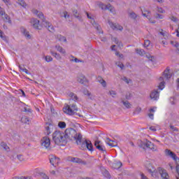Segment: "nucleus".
<instances>
[{
	"instance_id": "obj_3",
	"label": "nucleus",
	"mask_w": 179,
	"mask_h": 179,
	"mask_svg": "<svg viewBox=\"0 0 179 179\" xmlns=\"http://www.w3.org/2000/svg\"><path fill=\"white\" fill-rule=\"evenodd\" d=\"M52 140L56 145H59V146L67 143L65 134L59 131H56L52 134Z\"/></svg>"
},
{
	"instance_id": "obj_58",
	"label": "nucleus",
	"mask_w": 179,
	"mask_h": 179,
	"mask_svg": "<svg viewBox=\"0 0 179 179\" xmlns=\"http://www.w3.org/2000/svg\"><path fill=\"white\" fill-rule=\"evenodd\" d=\"M64 15L65 19H66L67 17H69V15H68V12L65 11V12L64 13Z\"/></svg>"
},
{
	"instance_id": "obj_10",
	"label": "nucleus",
	"mask_w": 179,
	"mask_h": 179,
	"mask_svg": "<svg viewBox=\"0 0 179 179\" xmlns=\"http://www.w3.org/2000/svg\"><path fill=\"white\" fill-rule=\"evenodd\" d=\"M141 11L143 13V16H144L145 17H147L149 20L150 23H152V24L156 23L155 20H153L150 18V12L149 10H146V9H145V8L143 7L141 8Z\"/></svg>"
},
{
	"instance_id": "obj_24",
	"label": "nucleus",
	"mask_w": 179,
	"mask_h": 179,
	"mask_svg": "<svg viewBox=\"0 0 179 179\" xmlns=\"http://www.w3.org/2000/svg\"><path fill=\"white\" fill-rule=\"evenodd\" d=\"M20 31L22 33V34H24V36H25V37L27 38H28L29 40H30V38H31V36L29 34V31H26V29L24 28L21 27Z\"/></svg>"
},
{
	"instance_id": "obj_50",
	"label": "nucleus",
	"mask_w": 179,
	"mask_h": 179,
	"mask_svg": "<svg viewBox=\"0 0 179 179\" xmlns=\"http://www.w3.org/2000/svg\"><path fill=\"white\" fill-rule=\"evenodd\" d=\"M115 55H117V57H119V58H124V55H120L118 52H115Z\"/></svg>"
},
{
	"instance_id": "obj_13",
	"label": "nucleus",
	"mask_w": 179,
	"mask_h": 179,
	"mask_svg": "<svg viewBox=\"0 0 179 179\" xmlns=\"http://www.w3.org/2000/svg\"><path fill=\"white\" fill-rule=\"evenodd\" d=\"M158 171L162 179H170V176H169V173H167V171H166V169L159 167L158 168Z\"/></svg>"
},
{
	"instance_id": "obj_63",
	"label": "nucleus",
	"mask_w": 179,
	"mask_h": 179,
	"mask_svg": "<svg viewBox=\"0 0 179 179\" xmlns=\"http://www.w3.org/2000/svg\"><path fill=\"white\" fill-rule=\"evenodd\" d=\"M170 128H171L173 131H178V129H176V127H174V126H170Z\"/></svg>"
},
{
	"instance_id": "obj_14",
	"label": "nucleus",
	"mask_w": 179,
	"mask_h": 179,
	"mask_svg": "<svg viewBox=\"0 0 179 179\" xmlns=\"http://www.w3.org/2000/svg\"><path fill=\"white\" fill-rule=\"evenodd\" d=\"M31 24H32L33 27L37 30L40 29V27H41V25H40V21L35 18H33L31 20Z\"/></svg>"
},
{
	"instance_id": "obj_7",
	"label": "nucleus",
	"mask_w": 179,
	"mask_h": 179,
	"mask_svg": "<svg viewBox=\"0 0 179 179\" xmlns=\"http://www.w3.org/2000/svg\"><path fill=\"white\" fill-rule=\"evenodd\" d=\"M145 167H146L148 171H149V173H150L152 177H154L155 178H156L157 177V176H158L157 171H156V169H155V167H153L152 164L148 162L145 165Z\"/></svg>"
},
{
	"instance_id": "obj_11",
	"label": "nucleus",
	"mask_w": 179,
	"mask_h": 179,
	"mask_svg": "<svg viewBox=\"0 0 179 179\" xmlns=\"http://www.w3.org/2000/svg\"><path fill=\"white\" fill-rule=\"evenodd\" d=\"M0 15L2 16L3 20L8 23H12V21L10 20V17H9V15L8 14L5 13V10L3 8L0 7Z\"/></svg>"
},
{
	"instance_id": "obj_64",
	"label": "nucleus",
	"mask_w": 179,
	"mask_h": 179,
	"mask_svg": "<svg viewBox=\"0 0 179 179\" xmlns=\"http://www.w3.org/2000/svg\"><path fill=\"white\" fill-rule=\"evenodd\" d=\"M177 87H179V78L177 79Z\"/></svg>"
},
{
	"instance_id": "obj_23",
	"label": "nucleus",
	"mask_w": 179,
	"mask_h": 179,
	"mask_svg": "<svg viewBox=\"0 0 179 179\" xmlns=\"http://www.w3.org/2000/svg\"><path fill=\"white\" fill-rule=\"evenodd\" d=\"M94 146H96V149H98V150H101V152H104V150H106V148H104V146L100 145L99 141H95Z\"/></svg>"
},
{
	"instance_id": "obj_8",
	"label": "nucleus",
	"mask_w": 179,
	"mask_h": 179,
	"mask_svg": "<svg viewBox=\"0 0 179 179\" xmlns=\"http://www.w3.org/2000/svg\"><path fill=\"white\" fill-rule=\"evenodd\" d=\"M41 145L43 148H45V149H50L51 146V140L48 137H43L41 139Z\"/></svg>"
},
{
	"instance_id": "obj_1",
	"label": "nucleus",
	"mask_w": 179,
	"mask_h": 179,
	"mask_svg": "<svg viewBox=\"0 0 179 179\" xmlns=\"http://www.w3.org/2000/svg\"><path fill=\"white\" fill-rule=\"evenodd\" d=\"M64 136L66 138V142L68 139H75L77 145H80L82 143V134L80 133L76 132V130L72 128L66 129L64 131Z\"/></svg>"
},
{
	"instance_id": "obj_34",
	"label": "nucleus",
	"mask_w": 179,
	"mask_h": 179,
	"mask_svg": "<svg viewBox=\"0 0 179 179\" xmlns=\"http://www.w3.org/2000/svg\"><path fill=\"white\" fill-rule=\"evenodd\" d=\"M51 55L56 58V59H61V55L59 54H57V52H51Z\"/></svg>"
},
{
	"instance_id": "obj_60",
	"label": "nucleus",
	"mask_w": 179,
	"mask_h": 179,
	"mask_svg": "<svg viewBox=\"0 0 179 179\" xmlns=\"http://www.w3.org/2000/svg\"><path fill=\"white\" fill-rule=\"evenodd\" d=\"M148 117H149V118H150L151 120H153L154 115H153L152 113H150V114H148Z\"/></svg>"
},
{
	"instance_id": "obj_28",
	"label": "nucleus",
	"mask_w": 179,
	"mask_h": 179,
	"mask_svg": "<svg viewBox=\"0 0 179 179\" xmlns=\"http://www.w3.org/2000/svg\"><path fill=\"white\" fill-rule=\"evenodd\" d=\"M112 40L113 41H114V43H115V44H117V47L118 48H121V47H122V43L121 42H119L117 38H113Z\"/></svg>"
},
{
	"instance_id": "obj_6",
	"label": "nucleus",
	"mask_w": 179,
	"mask_h": 179,
	"mask_svg": "<svg viewBox=\"0 0 179 179\" xmlns=\"http://www.w3.org/2000/svg\"><path fill=\"white\" fill-rule=\"evenodd\" d=\"M165 155L166 156H169L170 157H171V159H173V160H174V162H176V173L178 175V177L176 178V179H179V158L178 157H177V155H176V153L173 152V151L170 150H165Z\"/></svg>"
},
{
	"instance_id": "obj_38",
	"label": "nucleus",
	"mask_w": 179,
	"mask_h": 179,
	"mask_svg": "<svg viewBox=\"0 0 179 179\" xmlns=\"http://www.w3.org/2000/svg\"><path fill=\"white\" fill-rule=\"evenodd\" d=\"M18 3H19L21 6H23V8H26V6H27L26 3H25L24 1H23V0H19V1H18Z\"/></svg>"
},
{
	"instance_id": "obj_19",
	"label": "nucleus",
	"mask_w": 179,
	"mask_h": 179,
	"mask_svg": "<svg viewBox=\"0 0 179 179\" xmlns=\"http://www.w3.org/2000/svg\"><path fill=\"white\" fill-rule=\"evenodd\" d=\"M105 142L108 146H110V148H115V146H117V142L110 139V138H106Z\"/></svg>"
},
{
	"instance_id": "obj_39",
	"label": "nucleus",
	"mask_w": 179,
	"mask_h": 179,
	"mask_svg": "<svg viewBox=\"0 0 179 179\" xmlns=\"http://www.w3.org/2000/svg\"><path fill=\"white\" fill-rule=\"evenodd\" d=\"M149 45H150V41H149V40L145 41V42H144V47L145 48H148V47Z\"/></svg>"
},
{
	"instance_id": "obj_41",
	"label": "nucleus",
	"mask_w": 179,
	"mask_h": 179,
	"mask_svg": "<svg viewBox=\"0 0 179 179\" xmlns=\"http://www.w3.org/2000/svg\"><path fill=\"white\" fill-rule=\"evenodd\" d=\"M20 69H21V71H22V72H24V73H27V75H29V70H27V69H23L22 68V66H19Z\"/></svg>"
},
{
	"instance_id": "obj_26",
	"label": "nucleus",
	"mask_w": 179,
	"mask_h": 179,
	"mask_svg": "<svg viewBox=\"0 0 179 179\" xmlns=\"http://www.w3.org/2000/svg\"><path fill=\"white\" fill-rule=\"evenodd\" d=\"M97 80H98V82H99V83H101L102 85V86L103 87H106V86L107 85L106 80H104L101 77L99 76L97 78Z\"/></svg>"
},
{
	"instance_id": "obj_42",
	"label": "nucleus",
	"mask_w": 179,
	"mask_h": 179,
	"mask_svg": "<svg viewBox=\"0 0 179 179\" xmlns=\"http://www.w3.org/2000/svg\"><path fill=\"white\" fill-rule=\"evenodd\" d=\"M45 134L46 135H50V134H51V130L50 129V127H45Z\"/></svg>"
},
{
	"instance_id": "obj_40",
	"label": "nucleus",
	"mask_w": 179,
	"mask_h": 179,
	"mask_svg": "<svg viewBox=\"0 0 179 179\" xmlns=\"http://www.w3.org/2000/svg\"><path fill=\"white\" fill-rule=\"evenodd\" d=\"M45 59L46 62H51V61H52V57L51 56H46Z\"/></svg>"
},
{
	"instance_id": "obj_43",
	"label": "nucleus",
	"mask_w": 179,
	"mask_h": 179,
	"mask_svg": "<svg viewBox=\"0 0 179 179\" xmlns=\"http://www.w3.org/2000/svg\"><path fill=\"white\" fill-rule=\"evenodd\" d=\"M129 17L131 19H136V17H137L136 14H135V13H129Z\"/></svg>"
},
{
	"instance_id": "obj_56",
	"label": "nucleus",
	"mask_w": 179,
	"mask_h": 179,
	"mask_svg": "<svg viewBox=\"0 0 179 179\" xmlns=\"http://www.w3.org/2000/svg\"><path fill=\"white\" fill-rule=\"evenodd\" d=\"M17 159H18V160H20V162H22V160H23V157H22V155H18Z\"/></svg>"
},
{
	"instance_id": "obj_36",
	"label": "nucleus",
	"mask_w": 179,
	"mask_h": 179,
	"mask_svg": "<svg viewBox=\"0 0 179 179\" xmlns=\"http://www.w3.org/2000/svg\"><path fill=\"white\" fill-rule=\"evenodd\" d=\"M136 52H137L138 55H145V50L142 49H136Z\"/></svg>"
},
{
	"instance_id": "obj_15",
	"label": "nucleus",
	"mask_w": 179,
	"mask_h": 179,
	"mask_svg": "<svg viewBox=\"0 0 179 179\" xmlns=\"http://www.w3.org/2000/svg\"><path fill=\"white\" fill-rule=\"evenodd\" d=\"M50 162L52 166H57V164H59L60 160H59V158H57L55 156L51 155L50 157Z\"/></svg>"
},
{
	"instance_id": "obj_49",
	"label": "nucleus",
	"mask_w": 179,
	"mask_h": 179,
	"mask_svg": "<svg viewBox=\"0 0 179 179\" xmlns=\"http://www.w3.org/2000/svg\"><path fill=\"white\" fill-rule=\"evenodd\" d=\"M160 34H162V36H166V31H164L163 29H160V31H159Z\"/></svg>"
},
{
	"instance_id": "obj_4",
	"label": "nucleus",
	"mask_w": 179,
	"mask_h": 179,
	"mask_svg": "<svg viewBox=\"0 0 179 179\" xmlns=\"http://www.w3.org/2000/svg\"><path fill=\"white\" fill-rule=\"evenodd\" d=\"M163 76L164 77H160L159 78V80L160 82L158 87L160 90H163L164 88L165 87V85H166V83L164 82V80L166 79V80H169V79H170L171 78V76H173V75H171L170 73V69L169 67H167L164 73H163Z\"/></svg>"
},
{
	"instance_id": "obj_22",
	"label": "nucleus",
	"mask_w": 179,
	"mask_h": 179,
	"mask_svg": "<svg viewBox=\"0 0 179 179\" xmlns=\"http://www.w3.org/2000/svg\"><path fill=\"white\" fill-rule=\"evenodd\" d=\"M112 167L115 170H118V169H121V167H122V162L120 161H116L112 164Z\"/></svg>"
},
{
	"instance_id": "obj_16",
	"label": "nucleus",
	"mask_w": 179,
	"mask_h": 179,
	"mask_svg": "<svg viewBox=\"0 0 179 179\" xmlns=\"http://www.w3.org/2000/svg\"><path fill=\"white\" fill-rule=\"evenodd\" d=\"M82 146H86L88 150L92 151L93 150V145L90 141H85L82 143Z\"/></svg>"
},
{
	"instance_id": "obj_27",
	"label": "nucleus",
	"mask_w": 179,
	"mask_h": 179,
	"mask_svg": "<svg viewBox=\"0 0 179 179\" xmlns=\"http://www.w3.org/2000/svg\"><path fill=\"white\" fill-rule=\"evenodd\" d=\"M1 148H3V149H4L6 152H9L10 150V148H9V146H8V144H6V143L2 142L1 143Z\"/></svg>"
},
{
	"instance_id": "obj_57",
	"label": "nucleus",
	"mask_w": 179,
	"mask_h": 179,
	"mask_svg": "<svg viewBox=\"0 0 179 179\" xmlns=\"http://www.w3.org/2000/svg\"><path fill=\"white\" fill-rule=\"evenodd\" d=\"M117 66H119V68H120V69H124V64H117Z\"/></svg>"
},
{
	"instance_id": "obj_54",
	"label": "nucleus",
	"mask_w": 179,
	"mask_h": 179,
	"mask_svg": "<svg viewBox=\"0 0 179 179\" xmlns=\"http://www.w3.org/2000/svg\"><path fill=\"white\" fill-rule=\"evenodd\" d=\"M150 130L153 131V132H155V131H157L156 127H155L153 126L150 127Z\"/></svg>"
},
{
	"instance_id": "obj_52",
	"label": "nucleus",
	"mask_w": 179,
	"mask_h": 179,
	"mask_svg": "<svg viewBox=\"0 0 179 179\" xmlns=\"http://www.w3.org/2000/svg\"><path fill=\"white\" fill-rule=\"evenodd\" d=\"M17 179H31V178L22 176V177H20V178H17Z\"/></svg>"
},
{
	"instance_id": "obj_17",
	"label": "nucleus",
	"mask_w": 179,
	"mask_h": 179,
	"mask_svg": "<svg viewBox=\"0 0 179 179\" xmlns=\"http://www.w3.org/2000/svg\"><path fill=\"white\" fill-rule=\"evenodd\" d=\"M159 92L154 90L153 92H151L150 97L151 100L156 101V100H159Z\"/></svg>"
},
{
	"instance_id": "obj_18",
	"label": "nucleus",
	"mask_w": 179,
	"mask_h": 179,
	"mask_svg": "<svg viewBox=\"0 0 179 179\" xmlns=\"http://www.w3.org/2000/svg\"><path fill=\"white\" fill-rule=\"evenodd\" d=\"M110 27L113 30H122V27L118 24H114L113 22H108Z\"/></svg>"
},
{
	"instance_id": "obj_25",
	"label": "nucleus",
	"mask_w": 179,
	"mask_h": 179,
	"mask_svg": "<svg viewBox=\"0 0 179 179\" xmlns=\"http://www.w3.org/2000/svg\"><path fill=\"white\" fill-rule=\"evenodd\" d=\"M92 24H93L94 27H95V29H96V30L99 34H103V31H101V27L97 23H96L94 22V20H93Z\"/></svg>"
},
{
	"instance_id": "obj_37",
	"label": "nucleus",
	"mask_w": 179,
	"mask_h": 179,
	"mask_svg": "<svg viewBox=\"0 0 179 179\" xmlns=\"http://www.w3.org/2000/svg\"><path fill=\"white\" fill-rule=\"evenodd\" d=\"M21 122H23V124H27V122H29V118H27L26 116H24L21 118Z\"/></svg>"
},
{
	"instance_id": "obj_9",
	"label": "nucleus",
	"mask_w": 179,
	"mask_h": 179,
	"mask_svg": "<svg viewBox=\"0 0 179 179\" xmlns=\"http://www.w3.org/2000/svg\"><path fill=\"white\" fill-rule=\"evenodd\" d=\"M99 8L103 10H110L111 13H115V9H114V7H113L111 4L105 5L103 3H100Z\"/></svg>"
},
{
	"instance_id": "obj_33",
	"label": "nucleus",
	"mask_w": 179,
	"mask_h": 179,
	"mask_svg": "<svg viewBox=\"0 0 179 179\" xmlns=\"http://www.w3.org/2000/svg\"><path fill=\"white\" fill-rule=\"evenodd\" d=\"M123 105L124 106V107H126V108H131V103L128 101H122Z\"/></svg>"
},
{
	"instance_id": "obj_55",
	"label": "nucleus",
	"mask_w": 179,
	"mask_h": 179,
	"mask_svg": "<svg viewBox=\"0 0 179 179\" xmlns=\"http://www.w3.org/2000/svg\"><path fill=\"white\" fill-rule=\"evenodd\" d=\"M124 82H126V83H131V80H128V78H124Z\"/></svg>"
},
{
	"instance_id": "obj_35",
	"label": "nucleus",
	"mask_w": 179,
	"mask_h": 179,
	"mask_svg": "<svg viewBox=\"0 0 179 179\" xmlns=\"http://www.w3.org/2000/svg\"><path fill=\"white\" fill-rule=\"evenodd\" d=\"M57 40L59 41L66 42V38H65V36H62L61 35H57Z\"/></svg>"
},
{
	"instance_id": "obj_47",
	"label": "nucleus",
	"mask_w": 179,
	"mask_h": 179,
	"mask_svg": "<svg viewBox=\"0 0 179 179\" xmlns=\"http://www.w3.org/2000/svg\"><path fill=\"white\" fill-rule=\"evenodd\" d=\"M157 12H159V13H164V10H163V8H158Z\"/></svg>"
},
{
	"instance_id": "obj_48",
	"label": "nucleus",
	"mask_w": 179,
	"mask_h": 179,
	"mask_svg": "<svg viewBox=\"0 0 179 179\" xmlns=\"http://www.w3.org/2000/svg\"><path fill=\"white\" fill-rule=\"evenodd\" d=\"M156 17H157V19H163V17H164V16H163V15L157 14Z\"/></svg>"
},
{
	"instance_id": "obj_32",
	"label": "nucleus",
	"mask_w": 179,
	"mask_h": 179,
	"mask_svg": "<svg viewBox=\"0 0 179 179\" xmlns=\"http://www.w3.org/2000/svg\"><path fill=\"white\" fill-rule=\"evenodd\" d=\"M171 45H173V47H176V48H177V50L178 51V54H179V43H178V42L171 41Z\"/></svg>"
},
{
	"instance_id": "obj_44",
	"label": "nucleus",
	"mask_w": 179,
	"mask_h": 179,
	"mask_svg": "<svg viewBox=\"0 0 179 179\" xmlns=\"http://www.w3.org/2000/svg\"><path fill=\"white\" fill-rule=\"evenodd\" d=\"M146 57L149 59V61H153V59H155V57L150 56V55H147Z\"/></svg>"
},
{
	"instance_id": "obj_29",
	"label": "nucleus",
	"mask_w": 179,
	"mask_h": 179,
	"mask_svg": "<svg viewBox=\"0 0 179 179\" xmlns=\"http://www.w3.org/2000/svg\"><path fill=\"white\" fill-rule=\"evenodd\" d=\"M58 127L61 129H64L66 128V123H65V122H59L58 123Z\"/></svg>"
},
{
	"instance_id": "obj_30",
	"label": "nucleus",
	"mask_w": 179,
	"mask_h": 179,
	"mask_svg": "<svg viewBox=\"0 0 179 179\" xmlns=\"http://www.w3.org/2000/svg\"><path fill=\"white\" fill-rule=\"evenodd\" d=\"M69 97H71V99H72V100H74V101H77L78 100V96H76V94H73V92H71L69 94Z\"/></svg>"
},
{
	"instance_id": "obj_2",
	"label": "nucleus",
	"mask_w": 179,
	"mask_h": 179,
	"mask_svg": "<svg viewBox=\"0 0 179 179\" xmlns=\"http://www.w3.org/2000/svg\"><path fill=\"white\" fill-rule=\"evenodd\" d=\"M63 111L64 114L67 115H78V117H83L80 113H78L79 111V108L76 103L72 104H65L63 108Z\"/></svg>"
},
{
	"instance_id": "obj_45",
	"label": "nucleus",
	"mask_w": 179,
	"mask_h": 179,
	"mask_svg": "<svg viewBox=\"0 0 179 179\" xmlns=\"http://www.w3.org/2000/svg\"><path fill=\"white\" fill-rule=\"evenodd\" d=\"M132 97V94H131V93L128 92L127 94H126V99L127 100H129V99H131Z\"/></svg>"
},
{
	"instance_id": "obj_61",
	"label": "nucleus",
	"mask_w": 179,
	"mask_h": 179,
	"mask_svg": "<svg viewBox=\"0 0 179 179\" xmlns=\"http://www.w3.org/2000/svg\"><path fill=\"white\" fill-rule=\"evenodd\" d=\"M71 61H74V62H76L77 64H78V62H80V61L79 59H78V58H75L74 60L71 59Z\"/></svg>"
},
{
	"instance_id": "obj_31",
	"label": "nucleus",
	"mask_w": 179,
	"mask_h": 179,
	"mask_svg": "<svg viewBox=\"0 0 179 179\" xmlns=\"http://www.w3.org/2000/svg\"><path fill=\"white\" fill-rule=\"evenodd\" d=\"M56 50L61 52V54H66L65 49L62 48L61 46H56Z\"/></svg>"
},
{
	"instance_id": "obj_51",
	"label": "nucleus",
	"mask_w": 179,
	"mask_h": 179,
	"mask_svg": "<svg viewBox=\"0 0 179 179\" xmlns=\"http://www.w3.org/2000/svg\"><path fill=\"white\" fill-rule=\"evenodd\" d=\"M156 108H157V107L151 108L149 110V112H150V113H155Z\"/></svg>"
},
{
	"instance_id": "obj_5",
	"label": "nucleus",
	"mask_w": 179,
	"mask_h": 179,
	"mask_svg": "<svg viewBox=\"0 0 179 179\" xmlns=\"http://www.w3.org/2000/svg\"><path fill=\"white\" fill-rule=\"evenodd\" d=\"M32 13H34V15H36V16L38 17H39V19H42L43 20V25L45 27H46V29H48V30L49 31H50V33H54V31H55L54 27L50 22H45L44 20V15L43 14V13L39 12L37 10H32Z\"/></svg>"
},
{
	"instance_id": "obj_62",
	"label": "nucleus",
	"mask_w": 179,
	"mask_h": 179,
	"mask_svg": "<svg viewBox=\"0 0 179 179\" xmlns=\"http://www.w3.org/2000/svg\"><path fill=\"white\" fill-rule=\"evenodd\" d=\"M171 20H172V22H177V18L176 17H172Z\"/></svg>"
},
{
	"instance_id": "obj_53",
	"label": "nucleus",
	"mask_w": 179,
	"mask_h": 179,
	"mask_svg": "<svg viewBox=\"0 0 179 179\" xmlns=\"http://www.w3.org/2000/svg\"><path fill=\"white\" fill-rule=\"evenodd\" d=\"M110 94L112 96V97H114V96H115L117 94L114 91H110Z\"/></svg>"
},
{
	"instance_id": "obj_59",
	"label": "nucleus",
	"mask_w": 179,
	"mask_h": 179,
	"mask_svg": "<svg viewBox=\"0 0 179 179\" xmlns=\"http://www.w3.org/2000/svg\"><path fill=\"white\" fill-rule=\"evenodd\" d=\"M83 93L85 95L90 96V94L89 93V91H87V90H84Z\"/></svg>"
},
{
	"instance_id": "obj_20",
	"label": "nucleus",
	"mask_w": 179,
	"mask_h": 179,
	"mask_svg": "<svg viewBox=\"0 0 179 179\" xmlns=\"http://www.w3.org/2000/svg\"><path fill=\"white\" fill-rule=\"evenodd\" d=\"M70 162H72L73 163H78L79 164H86L85 162H83L80 158L78 157H69Z\"/></svg>"
},
{
	"instance_id": "obj_46",
	"label": "nucleus",
	"mask_w": 179,
	"mask_h": 179,
	"mask_svg": "<svg viewBox=\"0 0 179 179\" xmlns=\"http://www.w3.org/2000/svg\"><path fill=\"white\" fill-rule=\"evenodd\" d=\"M3 2H4V3H6V5L9 6L10 5V0H2Z\"/></svg>"
},
{
	"instance_id": "obj_21",
	"label": "nucleus",
	"mask_w": 179,
	"mask_h": 179,
	"mask_svg": "<svg viewBox=\"0 0 179 179\" xmlns=\"http://www.w3.org/2000/svg\"><path fill=\"white\" fill-rule=\"evenodd\" d=\"M78 82H79V83H82L83 85H86V83H87L89 81H87V80L86 79V77H85V76L80 75L78 77Z\"/></svg>"
},
{
	"instance_id": "obj_12",
	"label": "nucleus",
	"mask_w": 179,
	"mask_h": 179,
	"mask_svg": "<svg viewBox=\"0 0 179 179\" xmlns=\"http://www.w3.org/2000/svg\"><path fill=\"white\" fill-rule=\"evenodd\" d=\"M144 146L148 149H150V150H152V152L157 151V147L150 141L146 140V141L144 143Z\"/></svg>"
}]
</instances>
